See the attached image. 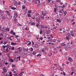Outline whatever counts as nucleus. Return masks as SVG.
I'll return each instance as SVG.
<instances>
[{"label":"nucleus","mask_w":76,"mask_h":76,"mask_svg":"<svg viewBox=\"0 0 76 76\" xmlns=\"http://www.w3.org/2000/svg\"><path fill=\"white\" fill-rule=\"evenodd\" d=\"M10 61L12 63L14 61L13 60V59H9Z\"/></svg>","instance_id":"nucleus-16"},{"label":"nucleus","mask_w":76,"mask_h":76,"mask_svg":"<svg viewBox=\"0 0 76 76\" xmlns=\"http://www.w3.org/2000/svg\"><path fill=\"white\" fill-rule=\"evenodd\" d=\"M75 73V72H72L71 74V75H73V74Z\"/></svg>","instance_id":"nucleus-50"},{"label":"nucleus","mask_w":76,"mask_h":76,"mask_svg":"<svg viewBox=\"0 0 76 76\" xmlns=\"http://www.w3.org/2000/svg\"><path fill=\"white\" fill-rule=\"evenodd\" d=\"M40 39V40H41V41H42V39H43V37H41Z\"/></svg>","instance_id":"nucleus-42"},{"label":"nucleus","mask_w":76,"mask_h":76,"mask_svg":"<svg viewBox=\"0 0 76 76\" xmlns=\"http://www.w3.org/2000/svg\"><path fill=\"white\" fill-rule=\"evenodd\" d=\"M31 25H32V26L35 25V22H33L31 23Z\"/></svg>","instance_id":"nucleus-11"},{"label":"nucleus","mask_w":76,"mask_h":76,"mask_svg":"<svg viewBox=\"0 0 76 76\" xmlns=\"http://www.w3.org/2000/svg\"><path fill=\"white\" fill-rule=\"evenodd\" d=\"M51 0H48V3H50L51 1Z\"/></svg>","instance_id":"nucleus-51"},{"label":"nucleus","mask_w":76,"mask_h":76,"mask_svg":"<svg viewBox=\"0 0 76 76\" xmlns=\"http://www.w3.org/2000/svg\"><path fill=\"white\" fill-rule=\"evenodd\" d=\"M68 60L70 61H73V59L70 57L68 58Z\"/></svg>","instance_id":"nucleus-5"},{"label":"nucleus","mask_w":76,"mask_h":76,"mask_svg":"<svg viewBox=\"0 0 76 76\" xmlns=\"http://www.w3.org/2000/svg\"><path fill=\"white\" fill-rule=\"evenodd\" d=\"M71 36H72V37H74V34H71Z\"/></svg>","instance_id":"nucleus-49"},{"label":"nucleus","mask_w":76,"mask_h":76,"mask_svg":"<svg viewBox=\"0 0 76 76\" xmlns=\"http://www.w3.org/2000/svg\"><path fill=\"white\" fill-rule=\"evenodd\" d=\"M50 41V42H53V39H50L49 40Z\"/></svg>","instance_id":"nucleus-52"},{"label":"nucleus","mask_w":76,"mask_h":76,"mask_svg":"<svg viewBox=\"0 0 76 76\" xmlns=\"http://www.w3.org/2000/svg\"><path fill=\"white\" fill-rule=\"evenodd\" d=\"M41 19H44V17L43 16H42V18H41Z\"/></svg>","instance_id":"nucleus-62"},{"label":"nucleus","mask_w":76,"mask_h":76,"mask_svg":"<svg viewBox=\"0 0 76 76\" xmlns=\"http://www.w3.org/2000/svg\"><path fill=\"white\" fill-rule=\"evenodd\" d=\"M56 2H59V3L61 2V1H60V0H56Z\"/></svg>","instance_id":"nucleus-31"},{"label":"nucleus","mask_w":76,"mask_h":76,"mask_svg":"<svg viewBox=\"0 0 76 76\" xmlns=\"http://www.w3.org/2000/svg\"><path fill=\"white\" fill-rule=\"evenodd\" d=\"M33 50H34V49H33V48H30V51H32Z\"/></svg>","instance_id":"nucleus-28"},{"label":"nucleus","mask_w":76,"mask_h":76,"mask_svg":"<svg viewBox=\"0 0 76 76\" xmlns=\"http://www.w3.org/2000/svg\"><path fill=\"white\" fill-rule=\"evenodd\" d=\"M42 33V30H40L39 31L40 34V35H41Z\"/></svg>","instance_id":"nucleus-23"},{"label":"nucleus","mask_w":76,"mask_h":76,"mask_svg":"<svg viewBox=\"0 0 76 76\" xmlns=\"http://www.w3.org/2000/svg\"><path fill=\"white\" fill-rule=\"evenodd\" d=\"M67 35L68 36H69V37H71V34H70L69 33H68Z\"/></svg>","instance_id":"nucleus-21"},{"label":"nucleus","mask_w":76,"mask_h":76,"mask_svg":"<svg viewBox=\"0 0 76 76\" xmlns=\"http://www.w3.org/2000/svg\"><path fill=\"white\" fill-rule=\"evenodd\" d=\"M45 41L44 40H43V41H42V44H43V43H44V42H45Z\"/></svg>","instance_id":"nucleus-58"},{"label":"nucleus","mask_w":76,"mask_h":76,"mask_svg":"<svg viewBox=\"0 0 76 76\" xmlns=\"http://www.w3.org/2000/svg\"><path fill=\"white\" fill-rule=\"evenodd\" d=\"M40 76H45L43 74H40Z\"/></svg>","instance_id":"nucleus-63"},{"label":"nucleus","mask_w":76,"mask_h":76,"mask_svg":"<svg viewBox=\"0 0 76 76\" xmlns=\"http://www.w3.org/2000/svg\"><path fill=\"white\" fill-rule=\"evenodd\" d=\"M6 31H8V32H9V31H10V29L9 28H6Z\"/></svg>","instance_id":"nucleus-14"},{"label":"nucleus","mask_w":76,"mask_h":76,"mask_svg":"<svg viewBox=\"0 0 76 76\" xmlns=\"http://www.w3.org/2000/svg\"><path fill=\"white\" fill-rule=\"evenodd\" d=\"M18 43H13V42H11V44L12 45H17Z\"/></svg>","instance_id":"nucleus-4"},{"label":"nucleus","mask_w":76,"mask_h":76,"mask_svg":"<svg viewBox=\"0 0 76 76\" xmlns=\"http://www.w3.org/2000/svg\"><path fill=\"white\" fill-rule=\"evenodd\" d=\"M5 13H7L8 16H11V15H10V12H9L8 11H6Z\"/></svg>","instance_id":"nucleus-3"},{"label":"nucleus","mask_w":76,"mask_h":76,"mask_svg":"<svg viewBox=\"0 0 76 76\" xmlns=\"http://www.w3.org/2000/svg\"><path fill=\"white\" fill-rule=\"evenodd\" d=\"M66 39H69V37H66Z\"/></svg>","instance_id":"nucleus-47"},{"label":"nucleus","mask_w":76,"mask_h":76,"mask_svg":"<svg viewBox=\"0 0 76 76\" xmlns=\"http://www.w3.org/2000/svg\"><path fill=\"white\" fill-rule=\"evenodd\" d=\"M22 8L23 9H25V6H23Z\"/></svg>","instance_id":"nucleus-54"},{"label":"nucleus","mask_w":76,"mask_h":76,"mask_svg":"<svg viewBox=\"0 0 76 76\" xmlns=\"http://www.w3.org/2000/svg\"><path fill=\"white\" fill-rule=\"evenodd\" d=\"M7 48H9V50H10V48H11V47L9 45V46H7Z\"/></svg>","instance_id":"nucleus-12"},{"label":"nucleus","mask_w":76,"mask_h":76,"mask_svg":"<svg viewBox=\"0 0 76 76\" xmlns=\"http://www.w3.org/2000/svg\"><path fill=\"white\" fill-rule=\"evenodd\" d=\"M56 42V39H53V42Z\"/></svg>","instance_id":"nucleus-32"},{"label":"nucleus","mask_w":76,"mask_h":76,"mask_svg":"<svg viewBox=\"0 0 76 76\" xmlns=\"http://www.w3.org/2000/svg\"><path fill=\"white\" fill-rule=\"evenodd\" d=\"M3 47H3V48H6V47H7V45H3Z\"/></svg>","instance_id":"nucleus-27"},{"label":"nucleus","mask_w":76,"mask_h":76,"mask_svg":"<svg viewBox=\"0 0 76 76\" xmlns=\"http://www.w3.org/2000/svg\"><path fill=\"white\" fill-rule=\"evenodd\" d=\"M47 14V12H46V11H45L44 12H42V15L43 16H46Z\"/></svg>","instance_id":"nucleus-1"},{"label":"nucleus","mask_w":76,"mask_h":76,"mask_svg":"<svg viewBox=\"0 0 76 76\" xmlns=\"http://www.w3.org/2000/svg\"><path fill=\"white\" fill-rule=\"evenodd\" d=\"M60 5H61V6H62V4H63V2H60Z\"/></svg>","instance_id":"nucleus-43"},{"label":"nucleus","mask_w":76,"mask_h":76,"mask_svg":"<svg viewBox=\"0 0 76 76\" xmlns=\"http://www.w3.org/2000/svg\"><path fill=\"white\" fill-rule=\"evenodd\" d=\"M25 10H26V11L25 12V15H26V13H27V12H28V10L26 9Z\"/></svg>","instance_id":"nucleus-22"},{"label":"nucleus","mask_w":76,"mask_h":76,"mask_svg":"<svg viewBox=\"0 0 76 76\" xmlns=\"http://www.w3.org/2000/svg\"><path fill=\"white\" fill-rule=\"evenodd\" d=\"M17 58H19V60H20V56H19V57H18Z\"/></svg>","instance_id":"nucleus-35"},{"label":"nucleus","mask_w":76,"mask_h":76,"mask_svg":"<svg viewBox=\"0 0 76 76\" xmlns=\"http://www.w3.org/2000/svg\"><path fill=\"white\" fill-rule=\"evenodd\" d=\"M14 20L15 22H17L18 21V19H16V18H15Z\"/></svg>","instance_id":"nucleus-36"},{"label":"nucleus","mask_w":76,"mask_h":76,"mask_svg":"<svg viewBox=\"0 0 76 76\" xmlns=\"http://www.w3.org/2000/svg\"><path fill=\"white\" fill-rule=\"evenodd\" d=\"M57 26H55V27H54V28H53V29H56V28H57Z\"/></svg>","instance_id":"nucleus-56"},{"label":"nucleus","mask_w":76,"mask_h":76,"mask_svg":"<svg viewBox=\"0 0 76 76\" xmlns=\"http://www.w3.org/2000/svg\"><path fill=\"white\" fill-rule=\"evenodd\" d=\"M61 45L63 46H65L66 45V44L64 43H61Z\"/></svg>","instance_id":"nucleus-8"},{"label":"nucleus","mask_w":76,"mask_h":76,"mask_svg":"<svg viewBox=\"0 0 76 76\" xmlns=\"http://www.w3.org/2000/svg\"><path fill=\"white\" fill-rule=\"evenodd\" d=\"M24 49L26 50V51H28V48H24Z\"/></svg>","instance_id":"nucleus-20"},{"label":"nucleus","mask_w":76,"mask_h":76,"mask_svg":"<svg viewBox=\"0 0 76 76\" xmlns=\"http://www.w3.org/2000/svg\"><path fill=\"white\" fill-rule=\"evenodd\" d=\"M12 67H15V65L12 64Z\"/></svg>","instance_id":"nucleus-53"},{"label":"nucleus","mask_w":76,"mask_h":76,"mask_svg":"<svg viewBox=\"0 0 76 76\" xmlns=\"http://www.w3.org/2000/svg\"><path fill=\"white\" fill-rule=\"evenodd\" d=\"M54 12H55V13L56 12V8H54Z\"/></svg>","instance_id":"nucleus-34"},{"label":"nucleus","mask_w":76,"mask_h":76,"mask_svg":"<svg viewBox=\"0 0 76 76\" xmlns=\"http://www.w3.org/2000/svg\"><path fill=\"white\" fill-rule=\"evenodd\" d=\"M39 26V24H37L36 25V26L37 27V28H38V26Z\"/></svg>","instance_id":"nucleus-40"},{"label":"nucleus","mask_w":76,"mask_h":76,"mask_svg":"<svg viewBox=\"0 0 76 76\" xmlns=\"http://www.w3.org/2000/svg\"><path fill=\"white\" fill-rule=\"evenodd\" d=\"M63 13H64V16H66V14H67V12L66 11H65V12L64 11L63 12Z\"/></svg>","instance_id":"nucleus-17"},{"label":"nucleus","mask_w":76,"mask_h":76,"mask_svg":"<svg viewBox=\"0 0 76 76\" xmlns=\"http://www.w3.org/2000/svg\"><path fill=\"white\" fill-rule=\"evenodd\" d=\"M18 49L19 50V52H21L22 51V48H18Z\"/></svg>","instance_id":"nucleus-9"},{"label":"nucleus","mask_w":76,"mask_h":76,"mask_svg":"<svg viewBox=\"0 0 76 76\" xmlns=\"http://www.w3.org/2000/svg\"><path fill=\"white\" fill-rule=\"evenodd\" d=\"M69 32H70V33H71V34H72V33H73V31H70Z\"/></svg>","instance_id":"nucleus-60"},{"label":"nucleus","mask_w":76,"mask_h":76,"mask_svg":"<svg viewBox=\"0 0 76 76\" xmlns=\"http://www.w3.org/2000/svg\"><path fill=\"white\" fill-rule=\"evenodd\" d=\"M13 30H11V31L10 32V34H13Z\"/></svg>","instance_id":"nucleus-24"},{"label":"nucleus","mask_w":76,"mask_h":76,"mask_svg":"<svg viewBox=\"0 0 76 76\" xmlns=\"http://www.w3.org/2000/svg\"><path fill=\"white\" fill-rule=\"evenodd\" d=\"M40 26H41V27L42 29H44V25L42 26V25H40Z\"/></svg>","instance_id":"nucleus-18"},{"label":"nucleus","mask_w":76,"mask_h":76,"mask_svg":"<svg viewBox=\"0 0 76 76\" xmlns=\"http://www.w3.org/2000/svg\"><path fill=\"white\" fill-rule=\"evenodd\" d=\"M56 48L58 49H60V48H61V46H59V47H58V46H57V47H56Z\"/></svg>","instance_id":"nucleus-26"},{"label":"nucleus","mask_w":76,"mask_h":76,"mask_svg":"<svg viewBox=\"0 0 76 76\" xmlns=\"http://www.w3.org/2000/svg\"><path fill=\"white\" fill-rule=\"evenodd\" d=\"M48 39H51V37H48Z\"/></svg>","instance_id":"nucleus-46"},{"label":"nucleus","mask_w":76,"mask_h":76,"mask_svg":"<svg viewBox=\"0 0 76 76\" xmlns=\"http://www.w3.org/2000/svg\"><path fill=\"white\" fill-rule=\"evenodd\" d=\"M6 44H7V42H4L3 43V44H4V45H6Z\"/></svg>","instance_id":"nucleus-37"},{"label":"nucleus","mask_w":76,"mask_h":76,"mask_svg":"<svg viewBox=\"0 0 76 76\" xmlns=\"http://www.w3.org/2000/svg\"><path fill=\"white\" fill-rule=\"evenodd\" d=\"M18 37H19V36L17 35L15 36V38H18Z\"/></svg>","instance_id":"nucleus-57"},{"label":"nucleus","mask_w":76,"mask_h":76,"mask_svg":"<svg viewBox=\"0 0 76 76\" xmlns=\"http://www.w3.org/2000/svg\"><path fill=\"white\" fill-rule=\"evenodd\" d=\"M15 34H16V33H15V32H14L13 33V34H12V35H15Z\"/></svg>","instance_id":"nucleus-44"},{"label":"nucleus","mask_w":76,"mask_h":76,"mask_svg":"<svg viewBox=\"0 0 76 76\" xmlns=\"http://www.w3.org/2000/svg\"><path fill=\"white\" fill-rule=\"evenodd\" d=\"M31 10H30V11H28V14H30L31 13Z\"/></svg>","instance_id":"nucleus-25"},{"label":"nucleus","mask_w":76,"mask_h":76,"mask_svg":"<svg viewBox=\"0 0 76 76\" xmlns=\"http://www.w3.org/2000/svg\"><path fill=\"white\" fill-rule=\"evenodd\" d=\"M3 70L4 71V73H6L7 72L6 69V67H4Z\"/></svg>","instance_id":"nucleus-6"},{"label":"nucleus","mask_w":76,"mask_h":76,"mask_svg":"<svg viewBox=\"0 0 76 76\" xmlns=\"http://www.w3.org/2000/svg\"><path fill=\"white\" fill-rule=\"evenodd\" d=\"M6 51H8V48H6Z\"/></svg>","instance_id":"nucleus-64"},{"label":"nucleus","mask_w":76,"mask_h":76,"mask_svg":"<svg viewBox=\"0 0 76 76\" xmlns=\"http://www.w3.org/2000/svg\"><path fill=\"white\" fill-rule=\"evenodd\" d=\"M17 17H18V14L15 13H14L13 18H17Z\"/></svg>","instance_id":"nucleus-2"},{"label":"nucleus","mask_w":76,"mask_h":76,"mask_svg":"<svg viewBox=\"0 0 76 76\" xmlns=\"http://www.w3.org/2000/svg\"><path fill=\"white\" fill-rule=\"evenodd\" d=\"M11 9L12 10H16V8H15V7H12Z\"/></svg>","instance_id":"nucleus-19"},{"label":"nucleus","mask_w":76,"mask_h":76,"mask_svg":"<svg viewBox=\"0 0 76 76\" xmlns=\"http://www.w3.org/2000/svg\"><path fill=\"white\" fill-rule=\"evenodd\" d=\"M34 47H35V48H38V47H37V45H34Z\"/></svg>","instance_id":"nucleus-41"},{"label":"nucleus","mask_w":76,"mask_h":76,"mask_svg":"<svg viewBox=\"0 0 76 76\" xmlns=\"http://www.w3.org/2000/svg\"><path fill=\"white\" fill-rule=\"evenodd\" d=\"M29 42V43H28V44H27V45H31V42L29 41V42Z\"/></svg>","instance_id":"nucleus-15"},{"label":"nucleus","mask_w":76,"mask_h":76,"mask_svg":"<svg viewBox=\"0 0 76 76\" xmlns=\"http://www.w3.org/2000/svg\"><path fill=\"white\" fill-rule=\"evenodd\" d=\"M9 26H11L12 25V24H11V23H10L9 24Z\"/></svg>","instance_id":"nucleus-61"},{"label":"nucleus","mask_w":76,"mask_h":76,"mask_svg":"<svg viewBox=\"0 0 76 76\" xmlns=\"http://www.w3.org/2000/svg\"><path fill=\"white\" fill-rule=\"evenodd\" d=\"M15 49V48L14 47H12L11 48V50H13Z\"/></svg>","instance_id":"nucleus-38"},{"label":"nucleus","mask_w":76,"mask_h":76,"mask_svg":"<svg viewBox=\"0 0 76 76\" xmlns=\"http://www.w3.org/2000/svg\"><path fill=\"white\" fill-rule=\"evenodd\" d=\"M14 5H15V6L18 5V2H17V1H15L14 2Z\"/></svg>","instance_id":"nucleus-10"},{"label":"nucleus","mask_w":76,"mask_h":76,"mask_svg":"<svg viewBox=\"0 0 76 76\" xmlns=\"http://www.w3.org/2000/svg\"><path fill=\"white\" fill-rule=\"evenodd\" d=\"M59 13H62V11L61 10H59Z\"/></svg>","instance_id":"nucleus-39"},{"label":"nucleus","mask_w":76,"mask_h":76,"mask_svg":"<svg viewBox=\"0 0 76 76\" xmlns=\"http://www.w3.org/2000/svg\"><path fill=\"white\" fill-rule=\"evenodd\" d=\"M46 34H49V33H48V31H46Z\"/></svg>","instance_id":"nucleus-59"},{"label":"nucleus","mask_w":76,"mask_h":76,"mask_svg":"<svg viewBox=\"0 0 76 76\" xmlns=\"http://www.w3.org/2000/svg\"><path fill=\"white\" fill-rule=\"evenodd\" d=\"M27 1H26V0H24V4H25V3H26Z\"/></svg>","instance_id":"nucleus-45"},{"label":"nucleus","mask_w":76,"mask_h":76,"mask_svg":"<svg viewBox=\"0 0 76 76\" xmlns=\"http://www.w3.org/2000/svg\"><path fill=\"white\" fill-rule=\"evenodd\" d=\"M31 14H28V17L29 18H30V17H31Z\"/></svg>","instance_id":"nucleus-33"},{"label":"nucleus","mask_w":76,"mask_h":76,"mask_svg":"<svg viewBox=\"0 0 76 76\" xmlns=\"http://www.w3.org/2000/svg\"><path fill=\"white\" fill-rule=\"evenodd\" d=\"M41 51L42 52H44H44H45V51H44V49H42L41 50Z\"/></svg>","instance_id":"nucleus-30"},{"label":"nucleus","mask_w":76,"mask_h":76,"mask_svg":"<svg viewBox=\"0 0 76 76\" xmlns=\"http://www.w3.org/2000/svg\"><path fill=\"white\" fill-rule=\"evenodd\" d=\"M40 57V56H41V54H39L38 55H37V57Z\"/></svg>","instance_id":"nucleus-29"},{"label":"nucleus","mask_w":76,"mask_h":76,"mask_svg":"<svg viewBox=\"0 0 76 76\" xmlns=\"http://www.w3.org/2000/svg\"><path fill=\"white\" fill-rule=\"evenodd\" d=\"M32 45H34V42H33V41H32Z\"/></svg>","instance_id":"nucleus-48"},{"label":"nucleus","mask_w":76,"mask_h":76,"mask_svg":"<svg viewBox=\"0 0 76 76\" xmlns=\"http://www.w3.org/2000/svg\"><path fill=\"white\" fill-rule=\"evenodd\" d=\"M75 24V22H74L73 23H72V25H74Z\"/></svg>","instance_id":"nucleus-55"},{"label":"nucleus","mask_w":76,"mask_h":76,"mask_svg":"<svg viewBox=\"0 0 76 76\" xmlns=\"http://www.w3.org/2000/svg\"><path fill=\"white\" fill-rule=\"evenodd\" d=\"M57 21L58 22H59V23H61V20L59 19H57Z\"/></svg>","instance_id":"nucleus-13"},{"label":"nucleus","mask_w":76,"mask_h":76,"mask_svg":"<svg viewBox=\"0 0 76 76\" xmlns=\"http://www.w3.org/2000/svg\"><path fill=\"white\" fill-rule=\"evenodd\" d=\"M23 73H24V72H22L20 73L19 74H18V75H19L20 76H22L23 75Z\"/></svg>","instance_id":"nucleus-7"}]
</instances>
